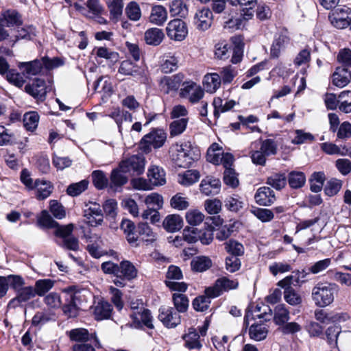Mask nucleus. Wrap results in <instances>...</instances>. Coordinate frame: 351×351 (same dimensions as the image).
I'll return each mask as SVG.
<instances>
[{
	"label": "nucleus",
	"instance_id": "f257e3e1",
	"mask_svg": "<svg viewBox=\"0 0 351 351\" xmlns=\"http://www.w3.org/2000/svg\"><path fill=\"white\" fill-rule=\"evenodd\" d=\"M101 267L105 274H113L116 277L113 282L119 287H125L126 281L135 279L138 275V269L129 261H122L119 264L107 261L103 263Z\"/></svg>",
	"mask_w": 351,
	"mask_h": 351
},
{
	"label": "nucleus",
	"instance_id": "f03ea898",
	"mask_svg": "<svg viewBox=\"0 0 351 351\" xmlns=\"http://www.w3.org/2000/svg\"><path fill=\"white\" fill-rule=\"evenodd\" d=\"M169 155L176 166L187 168L199 159L201 154L198 147L187 141L173 144L169 149Z\"/></svg>",
	"mask_w": 351,
	"mask_h": 351
},
{
	"label": "nucleus",
	"instance_id": "7ed1b4c3",
	"mask_svg": "<svg viewBox=\"0 0 351 351\" xmlns=\"http://www.w3.org/2000/svg\"><path fill=\"white\" fill-rule=\"evenodd\" d=\"M338 292V286L335 283L324 282L316 284L311 293L312 300L317 306L324 308L330 305Z\"/></svg>",
	"mask_w": 351,
	"mask_h": 351
},
{
	"label": "nucleus",
	"instance_id": "20e7f679",
	"mask_svg": "<svg viewBox=\"0 0 351 351\" xmlns=\"http://www.w3.org/2000/svg\"><path fill=\"white\" fill-rule=\"evenodd\" d=\"M167 139L166 133L162 130H154L143 136L140 142V148L145 153L161 147Z\"/></svg>",
	"mask_w": 351,
	"mask_h": 351
},
{
	"label": "nucleus",
	"instance_id": "39448f33",
	"mask_svg": "<svg viewBox=\"0 0 351 351\" xmlns=\"http://www.w3.org/2000/svg\"><path fill=\"white\" fill-rule=\"evenodd\" d=\"M239 286L237 280L230 279L226 276L218 278L213 286L206 289L205 293L213 298L219 296L223 292L235 289Z\"/></svg>",
	"mask_w": 351,
	"mask_h": 351
},
{
	"label": "nucleus",
	"instance_id": "423d86ee",
	"mask_svg": "<svg viewBox=\"0 0 351 351\" xmlns=\"http://www.w3.org/2000/svg\"><path fill=\"white\" fill-rule=\"evenodd\" d=\"M145 158L140 155H134L123 160L119 167L124 173H129L132 176L142 174L145 170Z\"/></svg>",
	"mask_w": 351,
	"mask_h": 351
},
{
	"label": "nucleus",
	"instance_id": "0eeeda50",
	"mask_svg": "<svg viewBox=\"0 0 351 351\" xmlns=\"http://www.w3.org/2000/svg\"><path fill=\"white\" fill-rule=\"evenodd\" d=\"M66 297L78 306H82L93 298L92 293L86 289H80L75 286H71L64 289Z\"/></svg>",
	"mask_w": 351,
	"mask_h": 351
},
{
	"label": "nucleus",
	"instance_id": "6e6552de",
	"mask_svg": "<svg viewBox=\"0 0 351 351\" xmlns=\"http://www.w3.org/2000/svg\"><path fill=\"white\" fill-rule=\"evenodd\" d=\"M168 37L176 41L183 40L188 34V28L186 23L181 19L170 21L166 27Z\"/></svg>",
	"mask_w": 351,
	"mask_h": 351
},
{
	"label": "nucleus",
	"instance_id": "1a4fd4ad",
	"mask_svg": "<svg viewBox=\"0 0 351 351\" xmlns=\"http://www.w3.org/2000/svg\"><path fill=\"white\" fill-rule=\"evenodd\" d=\"M84 217L86 223L91 226H97L103 222V213L101 206L96 202H89L85 205Z\"/></svg>",
	"mask_w": 351,
	"mask_h": 351
},
{
	"label": "nucleus",
	"instance_id": "9d476101",
	"mask_svg": "<svg viewBox=\"0 0 351 351\" xmlns=\"http://www.w3.org/2000/svg\"><path fill=\"white\" fill-rule=\"evenodd\" d=\"M180 95L188 99L192 104L199 101L204 95V91L202 87L194 82H185L182 84Z\"/></svg>",
	"mask_w": 351,
	"mask_h": 351
},
{
	"label": "nucleus",
	"instance_id": "9b49d317",
	"mask_svg": "<svg viewBox=\"0 0 351 351\" xmlns=\"http://www.w3.org/2000/svg\"><path fill=\"white\" fill-rule=\"evenodd\" d=\"M351 10L349 8H338L329 15L331 24L338 28L343 29L350 25V16Z\"/></svg>",
	"mask_w": 351,
	"mask_h": 351
},
{
	"label": "nucleus",
	"instance_id": "f8f14e48",
	"mask_svg": "<svg viewBox=\"0 0 351 351\" xmlns=\"http://www.w3.org/2000/svg\"><path fill=\"white\" fill-rule=\"evenodd\" d=\"M109 117L114 120L120 132H122L123 130H128L132 122V114L128 111L121 110L119 108L112 109L109 114Z\"/></svg>",
	"mask_w": 351,
	"mask_h": 351
},
{
	"label": "nucleus",
	"instance_id": "ddd939ff",
	"mask_svg": "<svg viewBox=\"0 0 351 351\" xmlns=\"http://www.w3.org/2000/svg\"><path fill=\"white\" fill-rule=\"evenodd\" d=\"M159 312V319L167 328H174L180 323V316L173 308L161 307Z\"/></svg>",
	"mask_w": 351,
	"mask_h": 351
},
{
	"label": "nucleus",
	"instance_id": "4468645a",
	"mask_svg": "<svg viewBox=\"0 0 351 351\" xmlns=\"http://www.w3.org/2000/svg\"><path fill=\"white\" fill-rule=\"evenodd\" d=\"M46 88L45 81L40 78H36L31 84H27L25 86V90L27 93L41 101L45 99Z\"/></svg>",
	"mask_w": 351,
	"mask_h": 351
},
{
	"label": "nucleus",
	"instance_id": "2eb2a0df",
	"mask_svg": "<svg viewBox=\"0 0 351 351\" xmlns=\"http://www.w3.org/2000/svg\"><path fill=\"white\" fill-rule=\"evenodd\" d=\"M130 317L133 320V325L136 328H140L143 326L149 328L154 327L152 324L153 317L148 309L141 308L140 311L132 312Z\"/></svg>",
	"mask_w": 351,
	"mask_h": 351
},
{
	"label": "nucleus",
	"instance_id": "dca6fc26",
	"mask_svg": "<svg viewBox=\"0 0 351 351\" xmlns=\"http://www.w3.org/2000/svg\"><path fill=\"white\" fill-rule=\"evenodd\" d=\"M17 66L22 74L27 78L38 75L43 69L41 59H35L29 62H19Z\"/></svg>",
	"mask_w": 351,
	"mask_h": 351
},
{
	"label": "nucleus",
	"instance_id": "f3484780",
	"mask_svg": "<svg viewBox=\"0 0 351 351\" xmlns=\"http://www.w3.org/2000/svg\"><path fill=\"white\" fill-rule=\"evenodd\" d=\"M182 81L183 75L181 73L171 76H165L160 81V86L165 93H169L171 91H176L180 88Z\"/></svg>",
	"mask_w": 351,
	"mask_h": 351
},
{
	"label": "nucleus",
	"instance_id": "a211bd4d",
	"mask_svg": "<svg viewBox=\"0 0 351 351\" xmlns=\"http://www.w3.org/2000/svg\"><path fill=\"white\" fill-rule=\"evenodd\" d=\"M213 22V13L208 8L199 10L195 16V24L202 31L207 30Z\"/></svg>",
	"mask_w": 351,
	"mask_h": 351
},
{
	"label": "nucleus",
	"instance_id": "6ab92c4d",
	"mask_svg": "<svg viewBox=\"0 0 351 351\" xmlns=\"http://www.w3.org/2000/svg\"><path fill=\"white\" fill-rule=\"evenodd\" d=\"M220 187V180L213 177H206L203 179L199 186L201 192L207 196L219 193Z\"/></svg>",
	"mask_w": 351,
	"mask_h": 351
},
{
	"label": "nucleus",
	"instance_id": "aec40b11",
	"mask_svg": "<svg viewBox=\"0 0 351 351\" xmlns=\"http://www.w3.org/2000/svg\"><path fill=\"white\" fill-rule=\"evenodd\" d=\"M93 313L97 320L108 319L110 317L112 308L109 302L99 300L92 306Z\"/></svg>",
	"mask_w": 351,
	"mask_h": 351
},
{
	"label": "nucleus",
	"instance_id": "412c9836",
	"mask_svg": "<svg viewBox=\"0 0 351 351\" xmlns=\"http://www.w3.org/2000/svg\"><path fill=\"white\" fill-rule=\"evenodd\" d=\"M254 198L256 202L261 206H269L276 200L274 191L267 186L260 187L257 190Z\"/></svg>",
	"mask_w": 351,
	"mask_h": 351
},
{
	"label": "nucleus",
	"instance_id": "4be33fe9",
	"mask_svg": "<svg viewBox=\"0 0 351 351\" xmlns=\"http://www.w3.org/2000/svg\"><path fill=\"white\" fill-rule=\"evenodd\" d=\"M0 23L8 27L19 26L22 24L21 16L14 10H5L1 13Z\"/></svg>",
	"mask_w": 351,
	"mask_h": 351
},
{
	"label": "nucleus",
	"instance_id": "5701e85b",
	"mask_svg": "<svg viewBox=\"0 0 351 351\" xmlns=\"http://www.w3.org/2000/svg\"><path fill=\"white\" fill-rule=\"evenodd\" d=\"M69 337L75 341H86L90 339H94L95 346L101 347L99 341L95 334L90 335L85 328H80L71 330L69 332Z\"/></svg>",
	"mask_w": 351,
	"mask_h": 351
},
{
	"label": "nucleus",
	"instance_id": "b1692460",
	"mask_svg": "<svg viewBox=\"0 0 351 351\" xmlns=\"http://www.w3.org/2000/svg\"><path fill=\"white\" fill-rule=\"evenodd\" d=\"M149 182L153 186H162L166 183L165 171L158 166H151L147 172Z\"/></svg>",
	"mask_w": 351,
	"mask_h": 351
},
{
	"label": "nucleus",
	"instance_id": "393cba45",
	"mask_svg": "<svg viewBox=\"0 0 351 351\" xmlns=\"http://www.w3.org/2000/svg\"><path fill=\"white\" fill-rule=\"evenodd\" d=\"M351 80V73L345 67H337L332 75V83L337 87L346 86Z\"/></svg>",
	"mask_w": 351,
	"mask_h": 351
},
{
	"label": "nucleus",
	"instance_id": "a878e982",
	"mask_svg": "<svg viewBox=\"0 0 351 351\" xmlns=\"http://www.w3.org/2000/svg\"><path fill=\"white\" fill-rule=\"evenodd\" d=\"M178 62L179 59L175 53H165L160 65L162 71L165 73H169L176 71L178 67Z\"/></svg>",
	"mask_w": 351,
	"mask_h": 351
},
{
	"label": "nucleus",
	"instance_id": "bb28decb",
	"mask_svg": "<svg viewBox=\"0 0 351 351\" xmlns=\"http://www.w3.org/2000/svg\"><path fill=\"white\" fill-rule=\"evenodd\" d=\"M289 43V38L284 34L276 36L271 47V56L278 58Z\"/></svg>",
	"mask_w": 351,
	"mask_h": 351
},
{
	"label": "nucleus",
	"instance_id": "cd10ccee",
	"mask_svg": "<svg viewBox=\"0 0 351 351\" xmlns=\"http://www.w3.org/2000/svg\"><path fill=\"white\" fill-rule=\"evenodd\" d=\"M221 82L220 75L216 73H208L204 77V89L210 93H215L219 88Z\"/></svg>",
	"mask_w": 351,
	"mask_h": 351
},
{
	"label": "nucleus",
	"instance_id": "c85d7f7f",
	"mask_svg": "<svg viewBox=\"0 0 351 351\" xmlns=\"http://www.w3.org/2000/svg\"><path fill=\"white\" fill-rule=\"evenodd\" d=\"M182 226L183 220L179 215H169L163 221L164 228L169 232L180 230Z\"/></svg>",
	"mask_w": 351,
	"mask_h": 351
},
{
	"label": "nucleus",
	"instance_id": "c756f323",
	"mask_svg": "<svg viewBox=\"0 0 351 351\" xmlns=\"http://www.w3.org/2000/svg\"><path fill=\"white\" fill-rule=\"evenodd\" d=\"M167 19V12L162 5H155L152 8L149 21L156 25H162Z\"/></svg>",
	"mask_w": 351,
	"mask_h": 351
},
{
	"label": "nucleus",
	"instance_id": "7c9ffc66",
	"mask_svg": "<svg viewBox=\"0 0 351 351\" xmlns=\"http://www.w3.org/2000/svg\"><path fill=\"white\" fill-rule=\"evenodd\" d=\"M164 38L162 31L158 28H151L145 33V40L148 45L157 46Z\"/></svg>",
	"mask_w": 351,
	"mask_h": 351
},
{
	"label": "nucleus",
	"instance_id": "2f4dec72",
	"mask_svg": "<svg viewBox=\"0 0 351 351\" xmlns=\"http://www.w3.org/2000/svg\"><path fill=\"white\" fill-rule=\"evenodd\" d=\"M37 190L36 197L38 199H44L48 197L52 192V186L50 182L43 180H36L34 188Z\"/></svg>",
	"mask_w": 351,
	"mask_h": 351
},
{
	"label": "nucleus",
	"instance_id": "473e14b6",
	"mask_svg": "<svg viewBox=\"0 0 351 351\" xmlns=\"http://www.w3.org/2000/svg\"><path fill=\"white\" fill-rule=\"evenodd\" d=\"M289 311L285 304H280L274 308V321L276 324L281 326L285 324L289 320Z\"/></svg>",
	"mask_w": 351,
	"mask_h": 351
},
{
	"label": "nucleus",
	"instance_id": "72a5a7b5",
	"mask_svg": "<svg viewBox=\"0 0 351 351\" xmlns=\"http://www.w3.org/2000/svg\"><path fill=\"white\" fill-rule=\"evenodd\" d=\"M135 228L134 223L129 219H123L121 223V229L126 234L128 241L133 245L137 241V236L134 232Z\"/></svg>",
	"mask_w": 351,
	"mask_h": 351
},
{
	"label": "nucleus",
	"instance_id": "f704fd0d",
	"mask_svg": "<svg viewBox=\"0 0 351 351\" xmlns=\"http://www.w3.org/2000/svg\"><path fill=\"white\" fill-rule=\"evenodd\" d=\"M35 290L32 287H23L17 291V295L11 300L10 304L14 305L16 303L26 302L35 296Z\"/></svg>",
	"mask_w": 351,
	"mask_h": 351
},
{
	"label": "nucleus",
	"instance_id": "c9c22d12",
	"mask_svg": "<svg viewBox=\"0 0 351 351\" xmlns=\"http://www.w3.org/2000/svg\"><path fill=\"white\" fill-rule=\"evenodd\" d=\"M169 12L173 16L184 18L188 14V8L182 0H173L169 5Z\"/></svg>",
	"mask_w": 351,
	"mask_h": 351
},
{
	"label": "nucleus",
	"instance_id": "e433bc0d",
	"mask_svg": "<svg viewBox=\"0 0 351 351\" xmlns=\"http://www.w3.org/2000/svg\"><path fill=\"white\" fill-rule=\"evenodd\" d=\"M200 174L195 169L187 170L183 174L179 175V183L184 186H190L199 180Z\"/></svg>",
	"mask_w": 351,
	"mask_h": 351
},
{
	"label": "nucleus",
	"instance_id": "4c0bfd02",
	"mask_svg": "<svg viewBox=\"0 0 351 351\" xmlns=\"http://www.w3.org/2000/svg\"><path fill=\"white\" fill-rule=\"evenodd\" d=\"M188 121L187 118H181L172 121L169 125L170 136L173 137L182 134L186 128Z\"/></svg>",
	"mask_w": 351,
	"mask_h": 351
},
{
	"label": "nucleus",
	"instance_id": "58836bf2",
	"mask_svg": "<svg viewBox=\"0 0 351 351\" xmlns=\"http://www.w3.org/2000/svg\"><path fill=\"white\" fill-rule=\"evenodd\" d=\"M191 265L194 271L203 272L212 266V261L207 256H197L192 260Z\"/></svg>",
	"mask_w": 351,
	"mask_h": 351
},
{
	"label": "nucleus",
	"instance_id": "ea45409f",
	"mask_svg": "<svg viewBox=\"0 0 351 351\" xmlns=\"http://www.w3.org/2000/svg\"><path fill=\"white\" fill-rule=\"evenodd\" d=\"M147 208L161 209L163 206V197L157 193H152L143 200Z\"/></svg>",
	"mask_w": 351,
	"mask_h": 351
},
{
	"label": "nucleus",
	"instance_id": "a19ab883",
	"mask_svg": "<svg viewBox=\"0 0 351 351\" xmlns=\"http://www.w3.org/2000/svg\"><path fill=\"white\" fill-rule=\"evenodd\" d=\"M268 330L263 324H252L249 330L250 337L255 341H261L266 338Z\"/></svg>",
	"mask_w": 351,
	"mask_h": 351
},
{
	"label": "nucleus",
	"instance_id": "79ce46f5",
	"mask_svg": "<svg viewBox=\"0 0 351 351\" xmlns=\"http://www.w3.org/2000/svg\"><path fill=\"white\" fill-rule=\"evenodd\" d=\"M284 299L291 306H298L302 302L300 294L293 287H287L284 290Z\"/></svg>",
	"mask_w": 351,
	"mask_h": 351
},
{
	"label": "nucleus",
	"instance_id": "37998d69",
	"mask_svg": "<svg viewBox=\"0 0 351 351\" xmlns=\"http://www.w3.org/2000/svg\"><path fill=\"white\" fill-rule=\"evenodd\" d=\"M170 205L174 209L183 210L189 206V202L187 197L182 193H178L171 197Z\"/></svg>",
	"mask_w": 351,
	"mask_h": 351
},
{
	"label": "nucleus",
	"instance_id": "c03bdc74",
	"mask_svg": "<svg viewBox=\"0 0 351 351\" xmlns=\"http://www.w3.org/2000/svg\"><path fill=\"white\" fill-rule=\"evenodd\" d=\"M288 182L289 186L293 189L302 187L306 182V176L301 171H291L289 174Z\"/></svg>",
	"mask_w": 351,
	"mask_h": 351
},
{
	"label": "nucleus",
	"instance_id": "a18cd8bd",
	"mask_svg": "<svg viewBox=\"0 0 351 351\" xmlns=\"http://www.w3.org/2000/svg\"><path fill=\"white\" fill-rule=\"evenodd\" d=\"M183 338L185 346L189 349L199 348L202 346L199 341V336L193 328H190L189 332Z\"/></svg>",
	"mask_w": 351,
	"mask_h": 351
},
{
	"label": "nucleus",
	"instance_id": "49530a36",
	"mask_svg": "<svg viewBox=\"0 0 351 351\" xmlns=\"http://www.w3.org/2000/svg\"><path fill=\"white\" fill-rule=\"evenodd\" d=\"M339 108L345 113L351 112V91H342L338 97Z\"/></svg>",
	"mask_w": 351,
	"mask_h": 351
},
{
	"label": "nucleus",
	"instance_id": "de8ad7c7",
	"mask_svg": "<svg viewBox=\"0 0 351 351\" xmlns=\"http://www.w3.org/2000/svg\"><path fill=\"white\" fill-rule=\"evenodd\" d=\"M315 140L314 136L306 132L303 130H296L294 131V137L291 140V143L294 145H300L304 143H311Z\"/></svg>",
	"mask_w": 351,
	"mask_h": 351
},
{
	"label": "nucleus",
	"instance_id": "09e8293b",
	"mask_svg": "<svg viewBox=\"0 0 351 351\" xmlns=\"http://www.w3.org/2000/svg\"><path fill=\"white\" fill-rule=\"evenodd\" d=\"M231 40L232 43L234 45L231 62L233 64H237L242 59L243 44L242 38L240 36H234Z\"/></svg>",
	"mask_w": 351,
	"mask_h": 351
},
{
	"label": "nucleus",
	"instance_id": "8fccbe9b",
	"mask_svg": "<svg viewBox=\"0 0 351 351\" xmlns=\"http://www.w3.org/2000/svg\"><path fill=\"white\" fill-rule=\"evenodd\" d=\"M123 172L119 168V169H114L110 176V188L120 187L128 182V178L123 175Z\"/></svg>",
	"mask_w": 351,
	"mask_h": 351
},
{
	"label": "nucleus",
	"instance_id": "3c124183",
	"mask_svg": "<svg viewBox=\"0 0 351 351\" xmlns=\"http://www.w3.org/2000/svg\"><path fill=\"white\" fill-rule=\"evenodd\" d=\"M183 239L189 243H193L197 241V228H185L183 231L182 236H177L173 242L176 245L179 244V241Z\"/></svg>",
	"mask_w": 351,
	"mask_h": 351
},
{
	"label": "nucleus",
	"instance_id": "603ef678",
	"mask_svg": "<svg viewBox=\"0 0 351 351\" xmlns=\"http://www.w3.org/2000/svg\"><path fill=\"white\" fill-rule=\"evenodd\" d=\"M225 249L227 252L230 254L229 256H236L239 257L244 254L243 245L235 240L227 241L225 243Z\"/></svg>",
	"mask_w": 351,
	"mask_h": 351
},
{
	"label": "nucleus",
	"instance_id": "864d4df0",
	"mask_svg": "<svg viewBox=\"0 0 351 351\" xmlns=\"http://www.w3.org/2000/svg\"><path fill=\"white\" fill-rule=\"evenodd\" d=\"M55 281L51 279L38 280L35 284V292L37 295L42 296L53 288Z\"/></svg>",
	"mask_w": 351,
	"mask_h": 351
},
{
	"label": "nucleus",
	"instance_id": "5fc2aeb1",
	"mask_svg": "<svg viewBox=\"0 0 351 351\" xmlns=\"http://www.w3.org/2000/svg\"><path fill=\"white\" fill-rule=\"evenodd\" d=\"M39 115L36 112H26L23 117L25 128L29 131H34L38 126Z\"/></svg>",
	"mask_w": 351,
	"mask_h": 351
},
{
	"label": "nucleus",
	"instance_id": "6e6d98bb",
	"mask_svg": "<svg viewBox=\"0 0 351 351\" xmlns=\"http://www.w3.org/2000/svg\"><path fill=\"white\" fill-rule=\"evenodd\" d=\"M88 184L89 182L87 180H83L79 182L71 184L67 187L66 193L72 197L77 196L87 189Z\"/></svg>",
	"mask_w": 351,
	"mask_h": 351
},
{
	"label": "nucleus",
	"instance_id": "4d7b16f0",
	"mask_svg": "<svg viewBox=\"0 0 351 351\" xmlns=\"http://www.w3.org/2000/svg\"><path fill=\"white\" fill-rule=\"evenodd\" d=\"M267 183L276 190H280L287 184V177L284 173H276L267 178Z\"/></svg>",
	"mask_w": 351,
	"mask_h": 351
},
{
	"label": "nucleus",
	"instance_id": "13d9d810",
	"mask_svg": "<svg viewBox=\"0 0 351 351\" xmlns=\"http://www.w3.org/2000/svg\"><path fill=\"white\" fill-rule=\"evenodd\" d=\"M36 36V29L32 25L19 28L13 43L20 39L32 40Z\"/></svg>",
	"mask_w": 351,
	"mask_h": 351
},
{
	"label": "nucleus",
	"instance_id": "bf43d9fd",
	"mask_svg": "<svg viewBox=\"0 0 351 351\" xmlns=\"http://www.w3.org/2000/svg\"><path fill=\"white\" fill-rule=\"evenodd\" d=\"M186 222L191 226H198L204 219V215L197 209H191L186 213Z\"/></svg>",
	"mask_w": 351,
	"mask_h": 351
},
{
	"label": "nucleus",
	"instance_id": "052dcab7",
	"mask_svg": "<svg viewBox=\"0 0 351 351\" xmlns=\"http://www.w3.org/2000/svg\"><path fill=\"white\" fill-rule=\"evenodd\" d=\"M24 75L14 69H10L5 75L6 80L16 87L21 88L25 83Z\"/></svg>",
	"mask_w": 351,
	"mask_h": 351
},
{
	"label": "nucleus",
	"instance_id": "680f3d73",
	"mask_svg": "<svg viewBox=\"0 0 351 351\" xmlns=\"http://www.w3.org/2000/svg\"><path fill=\"white\" fill-rule=\"evenodd\" d=\"M325 180V175L322 172H315L310 179L311 190L317 193L322 189Z\"/></svg>",
	"mask_w": 351,
	"mask_h": 351
},
{
	"label": "nucleus",
	"instance_id": "e2e57ef3",
	"mask_svg": "<svg viewBox=\"0 0 351 351\" xmlns=\"http://www.w3.org/2000/svg\"><path fill=\"white\" fill-rule=\"evenodd\" d=\"M173 300L178 313L186 311L189 306V300L186 295L182 293H174Z\"/></svg>",
	"mask_w": 351,
	"mask_h": 351
},
{
	"label": "nucleus",
	"instance_id": "0e129e2a",
	"mask_svg": "<svg viewBox=\"0 0 351 351\" xmlns=\"http://www.w3.org/2000/svg\"><path fill=\"white\" fill-rule=\"evenodd\" d=\"M224 203L225 207L232 212H238L243 208L244 204L241 198L237 195L228 197L225 199Z\"/></svg>",
	"mask_w": 351,
	"mask_h": 351
},
{
	"label": "nucleus",
	"instance_id": "69168bd1",
	"mask_svg": "<svg viewBox=\"0 0 351 351\" xmlns=\"http://www.w3.org/2000/svg\"><path fill=\"white\" fill-rule=\"evenodd\" d=\"M92 178L93 184L97 189H103L108 186V179L102 171H94Z\"/></svg>",
	"mask_w": 351,
	"mask_h": 351
},
{
	"label": "nucleus",
	"instance_id": "338daca9",
	"mask_svg": "<svg viewBox=\"0 0 351 351\" xmlns=\"http://www.w3.org/2000/svg\"><path fill=\"white\" fill-rule=\"evenodd\" d=\"M125 14L132 21H137L141 17V11L139 5L134 2H130L125 8Z\"/></svg>",
	"mask_w": 351,
	"mask_h": 351
},
{
	"label": "nucleus",
	"instance_id": "774afa93",
	"mask_svg": "<svg viewBox=\"0 0 351 351\" xmlns=\"http://www.w3.org/2000/svg\"><path fill=\"white\" fill-rule=\"evenodd\" d=\"M252 313L254 318L263 319L265 321L269 320L271 317V310L263 304L256 305Z\"/></svg>",
	"mask_w": 351,
	"mask_h": 351
}]
</instances>
